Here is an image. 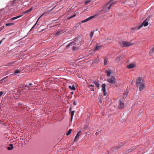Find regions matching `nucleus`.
I'll return each mask as SVG.
<instances>
[{
    "instance_id": "nucleus-1",
    "label": "nucleus",
    "mask_w": 154,
    "mask_h": 154,
    "mask_svg": "<svg viewBox=\"0 0 154 154\" xmlns=\"http://www.w3.org/2000/svg\"><path fill=\"white\" fill-rule=\"evenodd\" d=\"M114 0H110L107 3L104 5L103 10H104V12H107L109 11L111 8L110 5H109V3L112 2Z\"/></svg>"
},
{
    "instance_id": "nucleus-2",
    "label": "nucleus",
    "mask_w": 154,
    "mask_h": 154,
    "mask_svg": "<svg viewBox=\"0 0 154 154\" xmlns=\"http://www.w3.org/2000/svg\"><path fill=\"white\" fill-rule=\"evenodd\" d=\"M120 44L122 47H128L134 45V44L131 43L129 42H125V41H121L119 43Z\"/></svg>"
},
{
    "instance_id": "nucleus-3",
    "label": "nucleus",
    "mask_w": 154,
    "mask_h": 154,
    "mask_svg": "<svg viewBox=\"0 0 154 154\" xmlns=\"http://www.w3.org/2000/svg\"><path fill=\"white\" fill-rule=\"evenodd\" d=\"M116 79L114 76H112L107 79V81L112 84H114L116 82Z\"/></svg>"
},
{
    "instance_id": "nucleus-4",
    "label": "nucleus",
    "mask_w": 154,
    "mask_h": 154,
    "mask_svg": "<svg viewBox=\"0 0 154 154\" xmlns=\"http://www.w3.org/2000/svg\"><path fill=\"white\" fill-rule=\"evenodd\" d=\"M136 86L137 88H139V90L140 91H141L143 90L145 87L144 84L143 82H142L141 84L137 85Z\"/></svg>"
},
{
    "instance_id": "nucleus-5",
    "label": "nucleus",
    "mask_w": 154,
    "mask_h": 154,
    "mask_svg": "<svg viewBox=\"0 0 154 154\" xmlns=\"http://www.w3.org/2000/svg\"><path fill=\"white\" fill-rule=\"evenodd\" d=\"M106 86V85L105 84H103L101 86L102 91L103 92L104 95V96H106L107 94L105 89Z\"/></svg>"
},
{
    "instance_id": "nucleus-6",
    "label": "nucleus",
    "mask_w": 154,
    "mask_h": 154,
    "mask_svg": "<svg viewBox=\"0 0 154 154\" xmlns=\"http://www.w3.org/2000/svg\"><path fill=\"white\" fill-rule=\"evenodd\" d=\"M142 78L141 77H139L137 78L136 79V85L140 84H141L142 82H143L142 81Z\"/></svg>"
},
{
    "instance_id": "nucleus-7",
    "label": "nucleus",
    "mask_w": 154,
    "mask_h": 154,
    "mask_svg": "<svg viewBox=\"0 0 154 154\" xmlns=\"http://www.w3.org/2000/svg\"><path fill=\"white\" fill-rule=\"evenodd\" d=\"M20 72V71L18 69H15L14 71V73L10 74V77L17 75L18 73Z\"/></svg>"
},
{
    "instance_id": "nucleus-8",
    "label": "nucleus",
    "mask_w": 154,
    "mask_h": 154,
    "mask_svg": "<svg viewBox=\"0 0 154 154\" xmlns=\"http://www.w3.org/2000/svg\"><path fill=\"white\" fill-rule=\"evenodd\" d=\"M124 104L122 102L121 100L119 102V105L118 106L119 109H122L124 107Z\"/></svg>"
},
{
    "instance_id": "nucleus-9",
    "label": "nucleus",
    "mask_w": 154,
    "mask_h": 154,
    "mask_svg": "<svg viewBox=\"0 0 154 154\" xmlns=\"http://www.w3.org/2000/svg\"><path fill=\"white\" fill-rule=\"evenodd\" d=\"M136 65L134 63H131L127 66V68L129 69H131L135 67Z\"/></svg>"
},
{
    "instance_id": "nucleus-10",
    "label": "nucleus",
    "mask_w": 154,
    "mask_h": 154,
    "mask_svg": "<svg viewBox=\"0 0 154 154\" xmlns=\"http://www.w3.org/2000/svg\"><path fill=\"white\" fill-rule=\"evenodd\" d=\"M71 107H70V109H69V111H70V115H71V119H70V121L71 122H72V119H73V116H74V112H75V111L73 110L72 111H71Z\"/></svg>"
},
{
    "instance_id": "nucleus-11",
    "label": "nucleus",
    "mask_w": 154,
    "mask_h": 154,
    "mask_svg": "<svg viewBox=\"0 0 154 154\" xmlns=\"http://www.w3.org/2000/svg\"><path fill=\"white\" fill-rule=\"evenodd\" d=\"M81 131H79L76 134V136L74 140V141L75 142L79 138V134H81Z\"/></svg>"
},
{
    "instance_id": "nucleus-12",
    "label": "nucleus",
    "mask_w": 154,
    "mask_h": 154,
    "mask_svg": "<svg viewBox=\"0 0 154 154\" xmlns=\"http://www.w3.org/2000/svg\"><path fill=\"white\" fill-rule=\"evenodd\" d=\"M88 87L90 88L91 91H94L96 89V88H94V85H89Z\"/></svg>"
},
{
    "instance_id": "nucleus-13",
    "label": "nucleus",
    "mask_w": 154,
    "mask_h": 154,
    "mask_svg": "<svg viewBox=\"0 0 154 154\" xmlns=\"http://www.w3.org/2000/svg\"><path fill=\"white\" fill-rule=\"evenodd\" d=\"M94 17V16H91L90 17L87 18L86 19L82 21H81V23H84L86 22L89 20L91 19H92L93 17Z\"/></svg>"
},
{
    "instance_id": "nucleus-14",
    "label": "nucleus",
    "mask_w": 154,
    "mask_h": 154,
    "mask_svg": "<svg viewBox=\"0 0 154 154\" xmlns=\"http://www.w3.org/2000/svg\"><path fill=\"white\" fill-rule=\"evenodd\" d=\"M103 47L102 45H96V46L95 49V51L99 50L101 49Z\"/></svg>"
},
{
    "instance_id": "nucleus-15",
    "label": "nucleus",
    "mask_w": 154,
    "mask_h": 154,
    "mask_svg": "<svg viewBox=\"0 0 154 154\" xmlns=\"http://www.w3.org/2000/svg\"><path fill=\"white\" fill-rule=\"evenodd\" d=\"M33 9V7H31L30 9H29L28 10H27V11H23L22 13V15H24L25 14H26L27 13L30 12Z\"/></svg>"
},
{
    "instance_id": "nucleus-16",
    "label": "nucleus",
    "mask_w": 154,
    "mask_h": 154,
    "mask_svg": "<svg viewBox=\"0 0 154 154\" xmlns=\"http://www.w3.org/2000/svg\"><path fill=\"white\" fill-rule=\"evenodd\" d=\"M147 19L145 20L142 23V25L145 26H147L148 25V22L147 21Z\"/></svg>"
},
{
    "instance_id": "nucleus-17",
    "label": "nucleus",
    "mask_w": 154,
    "mask_h": 154,
    "mask_svg": "<svg viewBox=\"0 0 154 154\" xmlns=\"http://www.w3.org/2000/svg\"><path fill=\"white\" fill-rule=\"evenodd\" d=\"M93 82L94 83L96 87L98 89H99L100 85L98 82L97 81H93Z\"/></svg>"
},
{
    "instance_id": "nucleus-18",
    "label": "nucleus",
    "mask_w": 154,
    "mask_h": 154,
    "mask_svg": "<svg viewBox=\"0 0 154 154\" xmlns=\"http://www.w3.org/2000/svg\"><path fill=\"white\" fill-rule=\"evenodd\" d=\"M22 16H23V15H20L19 16H17V17H13L10 19V21L11 20L12 21V20H16L17 19H18V18H19L20 17H22Z\"/></svg>"
},
{
    "instance_id": "nucleus-19",
    "label": "nucleus",
    "mask_w": 154,
    "mask_h": 154,
    "mask_svg": "<svg viewBox=\"0 0 154 154\" xmlns=\"http://www.w3.org/2000/svg\"><path fill=\"white\" fill-rule=\"evenodd\" d=\"M122 58V56H119L117 57L115 60L116 62H119L121 59Z\"/></svg>"
},
{
    "instance_id": "nucleus-20",
    "label": "nucleus",
    "mask_w": 154,
    "mask_h": 154,
    "mask_svg": "<svg viewBox=\"0 0 154 154\" xmlns=\"http://www.w3.org/2000/svg\"><path fill=\"white\" fill-rule=\"evenodd\" d=\"M106 72L107 73V76L108 77H109L111 74V71L110 70H108L106 71Z\"/></svg>"
},
{
    "instance_id": "nucleus-21",
    "label": "nucleus",
    "mask_w": 154,
    "mask_h": 154,
    "mask_svg": "<svg viewBox=\"0 0 154 154\" xmlns=\"http://www.w3.org/2000/svg\"><path fill=\"white\" fill-rule=\"evenodd\" d=\"M75 42V41H73L72 42H71L69 44V45L67 46V47H69L70 46H72V45H75L76 43Z\"/></svg>"
},
{
    "instance_id": "nucleus-22",
    "label": "nucleus",
    "mask_w": 154,
    "mask_h": 154,
    "mask_svg": "<svg viewBox=\"0 0 154 154\" xmlns=\"http://www.w3.org/2000/svg\"><path fill=\"white\" fill-rule=\"evenodd\" d=\"M69 88L72 90H75V88L74 85H73L72 86H69Z\"/></svg>"
},
{
    "instance_id": "nucleus-23",
    "label": "nucleus",
    "mask_w": 154,
    "mask_h": 154,
    "mask_svg": "<svg viewBox=\"0 0 154 154\" xmlns=\"http://www.w3.org/2000/svg\"><path fill=\"white\" fill-rule=\"evenodd\" d=\"M108 61V60L106 58H105L104 60V65L106 66L107 64V62Z\"/></svg>"
},
{
    "instance_id": "nucleus-24",
    "label": "nucleus",
    "mask_w": 154,
    "mask_h": 154,
    "mask_svg": "<svg viewBox=\"0 0 154 154\" xmlns=\"http://www.w3.org/2000/svg\"><path fill=\"white\" fill-rule=\"evenodd\" d=\"M128 94V93L127 92H126L125 93H124L123 96V98L124 99H125L127 97Z\"/></svg>"
},
{
    "instance_id": "nucleus-25",
    "label": "nucleus",
    "mask_w": 154,
    "mask_h": 154,
    "mask_svg": "<svg viewBox=\"0 0 154 154\" xmlns=\"http://www.w3.org/2000/svg\"><path fill=\"white\" fill-rule=\"evenodd\" d=\"M117 2L116 1H114L112 3H109V5H110V6L111 7L112 6L116 4L117 3Z\"/></svg>"
},
{
    "instance_id": "nucleus-26",
    "label": "nucleus",
    "mask_w": 154,
    "mask_h": 154,
    "mask_svg": "<svg viewBox=\"0 0 154 154\" xmlns=\"http://www.w3.org/2000/svg\"><path fill=\"white\" fill-rule=\"evenodd\" d=\"M135 149V147H132L130 149L128 150V152H131L133 151V150H134Z\"/></svg>"
},
{
    "instance_id": "nucleus-27",
    "label": "nucleus",
    "mask_w": 154,
    "mask_h": 154,
    "mask_svg": "<svg viewBox=\"0 0 154 154\" xmlns=\"http://www.w3.org/2000/svg\"><path fill=\"white\" fill-rule=\"evenodd\" d=\"M8 134H5V137L6 138V139L8 138V140L10 138V137H8ZM8 139L6 140V141H7Z\"/></svg>"
},
{
    "instance_id": "nucleus-28",
    "label": "nucleus",
    "mask_w": 154,
    "mask_h": 154,
    "mask_svg": "<svg viewBox=\"0 0 154 154\" xmlns=\"http://www.w3.org/2000/svg\"><path fill=\"white\" fill-rule=\"evenodd\" d=\"M72 129H69V131H68V132L67 133L66 135H68L69 134H70L71 133V131H72Z\"/></svg>"
},
{
    "instance_id": "nucleus-29",
    "label": "nucleus",
    "mask_w": 154,
    "mask_h": 154,
    "mask_svg": "<svg viewBox=\"0 0 154 154\" xmlns=\"http://www.w3.org/2000/svg\"><path fill=\"white\" fill-rule=\"evenodd\" d=\"M94 34V32H91L90 33V38H91L92 37L93 35Z\"/></svg>"
},
{
    "instance_id": "nucleus-30",
    "label": "nucleus",
    "mask_w": 154,
    "mask_h": 154,
    "mask_svg": "<svg viewBox=\"0 0 154 154\" xmlns=\"http://www.w3.org/2000/svg\"><path fill=\"white\" fill-rule=\"evenodd\" d=\"M99 62V59L97 58L94 61V63H98Z\"/></svg>"
},
{
    "instance_id": "nucleus-31",
    "label": "nucleus",
    "mask_w": 154,
    "mask_h": 154,
    "mask_svg": "<svg viewBox=\"0 0 154 154\" xmlns=\"http://www.w3.org/2000/svg\"><path fill=\"white\" fill-rule=\"evenodd\" d=\"M91 2V0H88V1H86L85 2V5H87L88 4V3L90 2Z\"/></svg>"
},
{
    "instance_id": "nucleus-32",
    "label": "nucleus",
    "mask_w": 154,
    "mask_h": 154,
    "mask_svg": "<svg viewBox=\"0 0 154 154\" xmlns=\"http://www.w3.org/2000/svg\"><path fill=\"white\" fill-rule=\"evenodd\" d=\"M11 34L12 35H13V36L15 35H16V33L15 32H11V33H10V35Z\"/></svg>"
},
{
    "instance_id": "nucleus-33",
    "label": "nucleus",
    "mask_w": 154,
    "mask_h": 154,
    "mask_svg": "<svg viewBox=\"0 0 154 154\" xmlns=\"http://www.w3.org/2000/svg\"><path fill=\"white\" fill-rule=\"evenodd\" d=\"M152 52L153 53L154 52V47H153V48H152V49H151L150 50V52Z\"/></svg>"
},
{
    "instance_id": "nucleus-34",
    "label": "nucleus",
    "mask_w": 154,
    "mask_h": 154,
    "mask_svg": "<svg viewBox=\"0 0 154 154\" xmlns=\"http://www.w3.org/2000/svg\"><path fill=\"white\" fill-rule=\"evenodd\" d=\"M13 148V145L10 144V150L12 149Z\"/></svg>"
},
{
    "instance_id": "nucleus-35",
    "label": "nucleus",
    "mask_w": 154,
    "mask_h": 154,
    "mask_svg": "<svg viewBox=\"0 0 154 154\" xmlns=\"http://www.w3.org/2000/svg\"><path fill=\"white\" fill-rule=\"evenodd\" d=\"M28 87V88H29V89H32L33 88H32L31 87H29V86H28L27 85H25V87Z\"/></svg>"
},
{
    "instance_id": "nucleus-36",
    "label": "nucleus",
    "mask_w": 154,
    "mask_h": 154,
    "mask_svg": "<svg viewBox=\"0 0 154 154\" xmlns=\"http://www.w3.org/2000/svg\"><path fill=\"white\" fill-rule=\"evenodd\" d=\"M3 92L2 91H1L0 92V97L3 94Z\"/></svg>"
},
{
    "instance_id": "nucleus-37",
    "label": "nucleus",
    "mask_w": 154,
    "mask_h": 154,
    "mask_svg": "<svg viewBox=\"0 0 154 154\" xmlns=\"http://www.w3.org/2000/svg\"><path fill=\"white\" fill-rule=\"evenodd\" d=\"M76 16V14H74L73 16H71L70 17H69V19H70V18H73L75 17Z\"/></svg>"
},
{
    "instance_id": "nucleus-38",
    "label": "nucleus",
    "mask_w": 154,
    "mask_h": 154,
    "mask_svg": "<svg viewBox=\"0 0 154 154\" xmlns=\"http://www.w3.org/2000/svg\"><path fill=\"white\" fill-rule=\"evenodd\" d=\"M60 31L59 30H58L55 33V34L57 35L60 33Z\"/></svg>"
},
{
    "instance_id": "nucleus-39",
    "label": "nucleus",
    "mask_w": 154,
    "mask_h": 154,
    "mask_svg": "<svg viewBox=\"0 0 154 154\" xmlns=\"http://www.w3.org/2000/svg\"><path fill=\"white\" fill-rule=\"evenodd\" d=\"M73 104L75 106H76V102L75 101H74V102L73 103Z\"/></svg>"
},
{
    "instance_id": "nucleus-40",
    "label": "nucleus",
    "mask_w": 154,
    "mask_h": 154,
    "mask_svg": "<svg viewBox=\"0 0 154 154\" xmlns=\"http://www.w3.org/2000/svg\"><path fill=\"white\" fill-rule=\"evenodd\" d=\"M44 14H42L38 18V19L37 20V21H38V20H39V19Z\"/></svg>"
},
{
    "instance_id": "nucleus-41",
    "label": "nucleus",
    "mask_w": 154,
    "mask_h": 154,
    "mask_svg": "<svg viewBox=\"0 0 154 154\" xmlns=\"http://www.w3.org/2000/svg\"><path fill=\"white\" fill-rule=\"evenodd\" d=\"M76 47H75V46H73V47H72V49H73V50H75V49H76Z\"/></svg>"
},
{
    "instance_id": "nucleus-42",
    "label": "nucleus",
    "mask_w": 154,
    "mask_h": 154,
    "mask_svg": "<svg viewBox=\"0 0 154 154\" xmlns=\"http://www.w3.org/2000/svg\"><path fill=\"white\" fill-rule=\"evenodd\" d=\"M14 23H10V26H12V25H14Z\"/></svg>"
},
{
    "instance_id": "nucleus-43",
    "label": "nucleus",
    "mask_w": 154,
    "mask_h": 154,
    "mask_svg": "<svg viewBox=\"0 0 154 154\" xmlns=\"http://www.w3.org/2000/svg\"><path fill=\"white\" fill-rule=\"evenodd\" d=\"M142 26H143V25H141V26H139L138 27V29H140V28L142 27Z\"/></svg>"
},
{
    "instance_id": "nucleus-44",
    "label": "nucleus",
    "mask_w": 154,
    "mask_h": 154,
    "mask_svg": "<svg viewBox=\"0 0 154 154\" xmlns=\"http://www.w3.org/2000/svg\"><path fill=\"white\" fill-rule=\"evenodd\" d=\"M99 102L100 103H102V101L101 100V99L99 101Z\"/></svg>"
},
{
    "instance_id": "nucleus-45",
    "label": "nucleus",
    "mask_w": 154,
    "mask_h": 154,
    "mask_svg": "<svg viewBox=\"0 0 154 154\" xmlns=\"http://www.w3.org/2000/svg\"><path fill=\"white\" fill-rule=\"evenodd\" d=\"M5 25L6 26H9L10 25V23H7Z\"/></svg>"
},
{
    "instance_id": "nucleus-46",
    "label": "nucleus",
    "mask_w": 154,
    "mask_h": 154,
    "mask_svg": "<svg viewBox=\"0 0 154 154\" xmlns=\"http://www.w3.org/2000/svg\"><path fill=\"white\" fill-rule=\"evenodd\" d=\"M6 78H7V77H5V78H4L2 79V81H3V80H4L5 79H6Z\"/></svg>"
},
{
    "instance_id": "nucleus-47",
    "label": "nucleus",
    "mask_w": 154,
    "mask_h": 154,
    "mask_svg": "<svg viewBox=\"0 0 154 154\" xmlns=\"http://www.w3.org/2000/svg\"><path fill=\"white\" fill-rule=\"evenodd\" d=\"M14 62H10V65L11 64H14Z\"/></svg>"
},
{
    "instance_id": "nucleus-48",
    "label": "nucleus",
    "mask_w": 154,
    "mask_h": 154,
    "mask_svg": "<svg viewBox=\"0 0 154 154\" xmlns=\"http://www.w3.org/2000/svg\"><path fill=\"white\" fill-rule=\"evenodd\" d=\"M7 149H8V150H10V146H8V147Z\"/></svg>"
},
{
    "instance_id": "nucleus-49",
    "label": "nucleus",
    "mask_w": 154,
    "mask_h": 154,
    "mask_svg": "<svg viewBox=\"0 0 154 154\" xmlns=\"http://www.w3.org/2000/svg\"><path fill=\"white\" fill-rule=\"evenodd\" d=\"M29 86H31L32 85V84L31 83H29Z\"/></svg>"
},
{
    "instance_id": "nucleus-50",
    "label": "nucleus",
    "mask_w": 154,
    "mask_h": 154,
    "mask_svg": "<svg viewBox=\"0 0 154 154\" xmlns=\"http://www.w3.org/2000/svg\"><path fill=\"white\" fill-rule=\"evenodd\" d=\"M36 24V23L33 26L32 28H33L35 26Z\"/></svg>"
},
{
    "instance_id": "nucleus-51",
    "label": "nucleus",
    "mask_w": 154,
    "mask_h": 154,
    "mask_svg": "<svg viewBox=\"0 0 154 154\" xmlns=\"http://www.w3.org/2000/svg\"><path fill=\"white\" fill-rule=\"evenodd\" d=\"M92 82H93V81L92 80L91 81H90V83H91Z\"/></svg>"
},
{
    "instance_id": "nucleus-52",
    "label": "nucleus",
    "mask_w": 154,
    "mask_h": 154,
    "mask_svg": "<svg viewBox=\"0 0 154 154\" xmlns=\"http://www.w3.org/2000/svg\"><path fill=\"white\" fill-rule=\"evenodd\" d=\"M108 40V39H106V40H105V41H106V40Z\"/></svg>"
},
{
    "instance_id": "nucleus-53",
    "label": "nucleus",
    "mask_w": 154,
    "mask_h": 154,
    "mask_svg": "<svg viewBox=\"0 0 154 154\" xmlns=\"http://www.w3.org/2000/svg\"><path fill=\"white\" fill-rule=\"evenodd\" d=\"M95 134H97V133H96Z\"/></svg>"
}]
</instances>
